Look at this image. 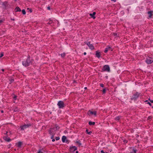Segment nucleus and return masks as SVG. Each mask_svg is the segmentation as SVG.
<instances>
[{
	"mask_svg": "<svg viewBox=\"0 0 153 153\" xmlns=\"http://www.w3.org/2000/svg\"><path fill=\"white\" fill-rule=\"evenodd\" d=\"M22 144V142L19 141V142L18 143H16V145L19 148L21 147V146Z\"/></svg>",
	"mask_w": 153,
	"mask_h": 153,
	"instance_id": "nucleus-13",
	"label": "nucleus"
},
{
	"mask_svg": "<svg viewBox=\"0 0 153 153\" xmlns=\"http://www.w3.org/2000/svg\"><path fill=\"white\" fill-rule=\"evenodd\" d=\"M88 114H94V115H96V111H89L88 112Z\"/></svg>",
	"mask_w": 153,
	"mask_h": 153,
	"instance_id": "nucleus-14",
	"label": "nucleus"
},
{
	"mask_svg": "<svg viewBox=\"0 0 153 153\" xmlns=\"http://www.w3.org/2000/svg\"><path fill=\"white\" fill-rule=\"evenodd\" d=\"M146 62L147 64H150L153 62V59L152 58L150 57H148L147 58Z\"/></svg>",
	"mask_w": 153,
	"mask_h": 153,
	"instance_id": "nucleus-4",
	"label": "nucleus"
},
{
	"mask_svg": "<svg viewBox=\"0 0 153 153\" xmlns=\"http://www.w3.org/2000/svg\"><path fill=\"white\" fill-rule=\"evenodd\" d=\"M111 0L114 1V2H115L116 1V0Z\"/></svg>",
	"mask_w": 153,
	"mask_h": 153,
	"instance_id": "nucleus-47",
	"label": "nucleus"
},
{
	"mask_svg": "<svg viewBox=\"0 0 153 153\" xmlns=\"http://www.w3.org/2000/svg\"><path fill=\"white\" fill-rule=\"evenodd\" d=\"M55 139H53L52 140V141L53 142H54V141H55Z\"/></svg>",
	"mask_w": 153,
	"mask_h": 153,
	"instance_id": "nucleus-43",
	"label": "nucleus"
},
{
	"mask_svg": "<svg viewBox=\"0 0 153 153\" xmlns=\"http://www.w3.org/2000/svg\"><path fill=\"white\" fill-rule=\"evenodd\" d=\"M151 119V117H149L148 118V119L149 120Z\"/></svg>",
	"mask_w": 153,
	"mask_h": 153,
	"instance_id": "nucleus-41",
	"label": "nucleus"
},
{
	"mask_svg": "<svg viewBox=\"0 0 153 153\" xmlns=\"http://www.w3.org/2000/svg\"><path fill=\"white\" fill-rule=\"evenodd\" d=\"M86 132H87V134H88L90 135L92 133V132L91 131H90L89 132L88 131V129H87L86 130Z\"/></svg>",
	"mask_w": 153,
	"mask_h": 153,
	"instance_id": "nucleus-22",
	"label": "nucleus"
},
{
	"mask_svg": "<svg viewBox=\"0 0 153 153\" xmlns=\"http://www.w3.org/2000/svg\"><path fill=\"white\" fill-rule=\"evenodd\" d=\"M121 117H120V116H118V117H116L115 118V120H119L120 119V118Z\"/></svg>",
	"mask_w": 153,
	"mask_h": 153,
	"instance_id": "nucleus-21",
	"label": "nucleus"
},
{
	"mask_svg": "<svg viewBox=\"0 0 153 153\" xmlns=\"http://www.w3.org/2000/svg\"><path fill=\"white\" fill-rule=\"evenodd\" d=\"M147 101H148L147 100H146V102H147Z\"/></svg>",
	"mask_w": 153,
	"mask_h": 153,
	"instance_id": "nucleus-51",
	"label": "nucleus"
},
{
	"mask_svg": "<svg viewBox=\"0 0 153 153\" xmlns=\"http://www.w3.org/2000/svg\"><path fill=\"white\" fill-rule=\"evenodd\" d=\"M105 91H106V89L105 88H103V91H103V93H105Z\"/></svg>",
	"mask_w": 153,
	"mask_h": 153,
	"instance_id": "nucleus-29",
	"label": "nucleus"
},
{
	"mask_svg": "<svg viewBox=\"0 0 153 153\" xmlns=\"http://www.w3.org/2000/svg\"><path fill=\"white\" fill-rule=\"evenodd\" d=\"M37 153H43V152H42L41 150V149H40L38 151Z\"/></svg>",
	"mask_w": 153,
	"mask_h": 153,
	"instance_id": "nucleus-30",
	"label": "nucleus"
},
{
	"mask_svg": "<svg viewBox=\"0 0 153 153\" xmlns=\"http://www.w3.org/2000/svg\"><path fill=\"white\" fill-rule=\"evenodd\" d=\"M30 125H24L21 126L20 128L21 130H24L25 129L28 127Z\"/></svg>",
	"mask_w": 153,
	"mask_h": 153,
	"instance_id": "nucleus-7",
	"label": "nucleus"
},
{
	"mask_svg": "<svg viewBox=\"0 0 153 153\" xmlns=\"http://www.w3.org/2000/svg\"><path fill=\"white\" fill-rule=\"evenodd\" d=\"M1 111V112L2 113H3V112H4V111H3V110Z\"/></svg>",
	"mask_w": 153,
	"mask_h": 153,
	"instance_id": "nucleus-46",
	"label": "nucleus"
},
{
	"mask_svg": "<svg viewBox=\"0 0 153 153\" xmlns=\"http://www.w3.org/2000/svg\"><path fill=\"white\" fill-rule=\"evenodd\" d=\"M88 124L90 125H94L95 124V123L94 122L90 121L89 122Z\"/></svg>",
	"mask_w": 153,
	"mask_h": 153,
	"instance_id": "nucleus-20",
	"label": "nucleus"
},
{
	"mask_svg": "<svg viewBox=\"0 0 153 153\" xmlns=\"http://www.w3.org/2000/svg\"><path fill=\"white\" fill-rule=\"evenodd\" d=\"M86 52H84V55H86Z\"/></svg>",
	"mask_w": 153,
	"mask_h": 153,
	"instance_id": "nucleus-44",
	"label": "nucleus"
},
{
	"mask_svg": "<svg viewBox=\"0 0 153 153\" xmlns=\"http://www.w3.org/2000/svg\"><path fill=\"white\" fill-rule=\"evenodd\" d=\"M14 96L13 97V98L14 100H16L17 96L15 95H14Z\"/></svg>",
	"mask_w": 153,
	"mask_h": 153,
	"instance_id": "nucleus-27",
	"label": "nucleus"
},
{
	"mask_svg": "<svg viewBox=\"0 0 153 153\" xmlns=\"http://www.w3.org/2000/svg\"><path fill=\"white\" fill-rule=\"evenodd\" d=\"M147 103H148V104H149L150 106H151V105H151V103L150 102H147Z\"/></svg>",
	"mask_w": 153,
	"mask_h": 153,
	"instance_id": "nucleus-35",
	"label": "nucleus"
},
{
	"mask_svg": "<svg viewBox=\"0 0 153 153\" xmlns=\"http://www.w3.org/2000/svg\"><path fill=\"white\" fill-rule=\"evenodd\" d=\"M55 139H56V140H59V137H56V138H55Z\"/></svg>",
	"mask_w": 153,
	"mask_h": 153,
	"instance_id": "nucleus-31",
	"label": "nucleus"
},
{
	"mask_svg": "<svg viewBox=\"0 0 153 153\" xmlns=\"http://www.w3.org/2000/svg\"><path fill=\"white\" fill-rule=\"evenodd\" d=\"M14 111L15 112H16L19 111V110L16 107L14 108L13 109Z\"/></svg>",
	"mask_w": 153,
	"mask_h": 153,
	"instance_id": "nucleus-24",
	"label": "nucleus"
},
{
	"mask_svg": "<svg viewBox=\"0 0 153 153\" xmlns=\"http://www.w3.org/2000/svg\"><path fill=\"white\" fill-rule=\"evenodd\" d=\"M96 55L97 57L99 58L100 57V53L98 52V51H97L96 52Z\"/></svg>",
	"mask_w": 153,
	"mask_h": 153,
	"instance_id": "nucleus-17",
	"label": "nucleus"
},
{
	"mask_svg": "<svg viewBox=\"0 0 153 153\" xmlns=\"http://www.w3.org/2000/svg\"><path fill=\"white\" fill-rule=\"evenodd\" d=\"M133 151H134V153H136V150L133 149Z\"/></svg>",
	"mask_w": 153,
	"mask_h": 153,
	"instance_id": "nucleus-42",
	"label": "nucleus"
},
{
	"mask_svg": "<svg viewBox=\"0 0 153 153\" xmlns=\"http://www.w3.org/2000/svg\"><path fill=\"white\" fill-rule=\"evenodd\" d=\"M22 14L24 15H25L26 14V12L25 10L23 9V10H22Z\"/></svg>",
	"mask_w": 153,
	"mask_h": 153,
	"instance_id": "nucleus-25",
	"label": "nucleus"
},
{
	"mask_svg": "<svg viewBox=\"0 0 153 153\" xmlns=\"http://www.w3.org/2000/svg\"><path fill=\"white\" fill-rule=\"evenodd\" d=\"M47 9L48 10H50V7H47Z\"/></svg>",
	"mask_w": 153,
	"mask_h": 153,
	"instance_id": "nucleus-40",
	"label": "nucleus"
},
{
	"mask_svg": "<svg viewBox=\"0 0 153 153\" xmlns=\"http://www.w3.org/2000/svg\"><path fill=\"white\" fill-rule=\"evenodd\" d=\"M14 102V103H15V102L14 101V102Z\"/></svg>",
	"mask_w": 153,
	"mask_h": 153,
	"instance_id": "nucleus-52",
	"label": "nucleus"
},
{
	"mask_svg": "<svg viewBox=\"0 0 153 153\" xmlns=\"http://www.w3.org/2000/svg\"><path fill=\"white\" fill-rule=\"evenodd\" d=\"M7 132H8L7 131H6L5 134H7Z\"/></svg>",
	"mask_w": 153,
	"mask_h": 153,
	"instance_id": "nucleus-49",
	"label": "nucleus"
},
{
	"mask_svg": "<svg viewBox=\"0 0 153 153\" xmlns=\"http://www.w3.org/2000/svg\"><path fill=\"white\" fill-rule=\"evenodd\" d=\"M77 148L75 146H73L70 148V151L71 152H74L77 150Z\"/></svg>",
	"mask_w": 153,
	"mask_h": 153,
	"instance_id": "nucleus-9",
	"label": "nucleus"
},
{
	"mask_svg": "<svg viewBox=\"0 0 153 153\" xmlns=\"http://www.w3.org/2000/svg\"><path fill=\"white\" fill-rule=\"evenodd\" d=\"M76 143H77L78 145L79 146H81L82 144L79 141H76Z\"/></svg>",
	"mask_w": 153,
	"mask_h": 153,
	"instance_id": "nucleus-23",
	"label": "nucleus"
},
{
	"mask_svg": "<svg viewBox=\"0 0 153 153\" xmlns=\"http://www.w3.org/2000/svg\"><path fill=\"white\" fill-rule=\"evenodd\" d=\"M140 94L138 93H136L135 94H134L132 97L131 98V100H135L139 96Z\"/></svg>",
	"mask_w": 153,
	"mask_h": 153,
	"instance_id": "nucleus-5",
	"label": "nucleus"
},
{
	"mask_svg": "<svg viewBox=\"0 0 153 153\" xmlns=\"http://www.w3.org/2000/svg\"><path fill=\"white\" fill-rule=\"evenodd\" d=\"M103 71H106L108 72L110 71V68L108 65H104L102 68Z\"/></svg>",
	"mask_w": 153,
	"mask_h": 153,
	"instance_id": "nucleus-3",
	"label": "nucleus"
},
{
	"mask_svg": "<svg viewBox=\"0 0 153 153\" xmlns=\"http://www.w3.org/2000/svg\"><path fill=\"white\" fill-rule=\"evenodd\" d=\"M96 14V12H94L93 13H90V15L91 16V17L93 18V19H95V17L94 16Z\"/></svg>",
	"mask_w": 153,
	"mask_h": 153,
	"instance_id": "nucleus-15",
	"label": "nucleus"
},
{
	"mask_svg": "<svg viewBox=\"0 0 153 153\" xmlns=\"http://www.w3.org/2000/svg\"><path fill=\"white\" fill-rule=\"evenodd\" d=\"M4 20L1 19L0 20V23H1V22H2L3 21H4Z\"/></svg>",
	"mask_w": 153,
	"mask_h": 153,
	"instance_id": "nucleus-34",
	"label": "nucleus"
},
{
	"mask_svg": "<svg viewBox=\"0 0 153 153\" xmlns=\"http://www.w3.org/2000/svg\"><path fill=\"white\" fill-rule=\"evenodd\" d=\"M66 139V137L65 136H63L62 138V140L63 142H64Z\"/></svg>",
	"mask_w": 153,
	"mask_h": 153,
	"instance_id": "nucleus-19",
	"label": "nucleus"
},
{
	"mask_svg": "<svg viewBox=\"0 0 153 153\" xmlns=\"http://www.w3.org/2000/svg\"><path fill=\"white\" fill-rule=\"evenodd\" d=\"M65 53H63L61 54V56L62 57H64L65 56Z\"/></svg>",
	"mask_w": 153,
	"mask_h": 153,
	"instance_id": "nucleus-26",
	"label": "nucleus"
},
{
	"mask_svg": "<svg viewBox=\"0 0 153 153\" xmlns=\"http://www.w3.org/2000/svg\"><path fill=\"white\" fill-rule=\"evenodd\" d=\"M54 135H52V136H51V139H53L54 137Z\"/></svg>",
	"mask_w": 153,
	"mask_h": 153,
	"instance_id": "nucleus-36",
	"label": "nucleus"
},
{
	"mask_svg": "<svg viewBox=\"0 0 153 153\" xmlns=\"http://www.w3.org/2000/svg\"><path fill=\"white\" fill-rule=\"evenodd\" d=\"M113 35L114 36H116L117 35V34L116 33H113Z\"/></svg>",
	"mask_w": 153,
	"mask_h": 153,
	"instance_id": "nucleus-39",
	"label": "nucleus"
},
{
	"mask_svg": "<svg viewBox=\"0 0 153 153\" xmlns=\"http://www.w3.org/2000/svg\"><path fill=\"white\" fill-rule=\"evenodd\" d=\"M100 86L102 87H104V85L102 84H101L100 85Z\"/></svg>",
	"mask_w": 153,
	"mask_h": 153,
	"instance_id": "nucleus-32",
	"label": "nucleus"
},
{
	"mask_svg": "<svg viewBox=\"0 0 153 153\" xmlns=\"http://www.w3.org/2000/svg\"><path fill=\"white\" fill-rule=\"evenodd\" d=\"M27 9V10H29V11H30V13H31L32 12V10L31 9H30L29 8H28Z\"/></svg>",
	"mask_w": 153,
	"mask_h": 153,
	"instance_id": "nucleus-33",
	"label": "nucleus"
},
{
	"mask_svg": "<svg viewBox=\"0 0 153 153\" xmlns=\"http://www.w3.org/2000/svg\"><path fill=\"white\" fill-rule=\"evenodd\" d=\"M15 1H16V0H15Z\"/></svg>",
	"mask_w": 153,
	"mask_h": 153,
	"instance_id": "nucleus-53",
	"label": "nucleus"
},
{
	"mask_svg": "<svg viewBox=\"0 0 153 153\" xmlns=\"http://www.w3.org/2000/svg\"><path fill=\"white\" fill-rule=\"evenodd\" d=\"M1 70H2V71H4V70L3 69H2Z\"/></svg>",
	"mask_w": 153,
	"mask_h": 153,
	"instance_id": "nucleus-45",
	"label": "nucleus"
},
{
	"mask_svg": "<svg viewBox=\"0 0 153 153\" xmlns=\"http://www.w3.org/2000/svg\"><path fill=\"white\" fill-rule=\"evenodd\" d=\"M15 11L16 12L18 11H21V10L19 8V7H16V8L15 9Z\"/></svg>",
	"mask_w": 153,
	"mask_h": 153,
	"instance_id": "nucleus-16",
	"label": "nucleus"
},
{
	"mask_svg": "<svg viewBox=\"0 0 153 153\" xmlns=\"http://www.w3.org/2000/svg\"><path fill=\"white\" fill-rule=\"evenodd\" d=\"M32 61H30V56L28 57L25 61L22 62V65L25 66H27L32 64Z\"/></svg>",
	"mask_w": 153,
	"mask_h": 153,
	"instance_id": "nucleus-1",
	"label": "nucleus"
},
{
	"mask_svg": "<svg viewBox=\"0 0 153 153\" xmlns=\"http://www.w3.org/2000/svg\"><path fill=\"white\" fill-rule=\"evenodd\" d=\"M109 50H110L111 51H112V50L111 47L108 46L107 48H106L105 49V50L104 51V52L106 53Z\"/></svg>",
	"mask_w": 153,
	"mask_h": 153,
	"instance_id": "nucleus-10",
	"label": "nucleus"
},
{
	"mask_svg": "<svg viewBox=\"0 0 153 153\" xmlns=\"http://www.w3.org/2000/svg\"><path fill=\"white\" fill-rule=\"evenodd\" d=\"M86 44L89 47V48L91 50H93L94 49V46L92 44H90V42H87Z\"/></svg>",
	"mask_w": 153,
	"mask_h": 153,
	"instance_id": "nucleus-8",
	"label": "nucleus"
},
{
	"mask_svg": "<svg viewBox=\"0 0 153 153\" xmlns=\"http://www.w3.org/2000/svg\"><path fill=\"white\" fill-rule=\"evenodd\" d=\"M9 80L11 82H12L14 81V79L12 78H11L9 79Z\"/></svg>",
	"mask_w": 153,
	"mask_h": 153,
	"instance_id": "nucleus-28",
	"label": "nucleus"
},
{
	"mask_svg": "<svg viewBox=\"0 0 153 153\" xmlns=\"http://www.w3.org/2000/svg\"><path fill=\"white\" fill-rule=\"evenodd\" d=\"M1 4L3 6V8H5L7 4V2L5 1L1 2Z\"/></svg>",
	"mask_w": 153,
	"mask_h": 153,
	"instance_id": "nucleus-11",
	"label": "nucleus"
},
{
	"mask_svg": "<svg viewBox=\"0 0 153 153\" xmlns=\"http://www.w3.org/2000/svg\"><path fill=\"white\" fill-rule=\"evenodd\" d=\"M4 139L7 142H10L11 140V139L9 137H8L7 136H5L3 137Z\"/></svg>",
	"mask_w": 153,
	"mask_h": 153,
	"instance_id": "nucleus-12",
	"label": "nucleus"
},
{
	"mask_svg": "<svg viewBox=\"0 0 153 153\" xmlns=\"http://www.w3.org/2000/svg\"><path fill=\"white\" fill-rule=\"evenodd\" d=\"M76 153H78V151H76Z\"/></svg>",
	"mask_w": 153,
	"mask_h": 153,
	"instance_id": "nucleus-50",
	"label": "nucleus"
},
{
	"mask_svg": "<svg viewBox=\"0 0 153 153\" xmlns=\"http://www.w3.org/2000/svg\"><path fill=\"white\" fill-rule=\"evenodd\" d=\"M101 152L102 153H108V152H106V153H105V152H104L103 151V150H101Z\"/></svg>",
	"mask_w": 153,
	"mask_h": 153,
	"instance_id": "nucleus-38",
	"label": "nucleus"
},
{
	"mask_svg": "<svg viewBox=\"0 0 153 153\" xmlns=\"http://www.w3.org/2000/svg\"><path fill=\"white\" fill-rule=\"evenodd\" d=\"M149 100H150V101L151 103H153V100H150V99H149Z\"/></svg>",
	"mask_w": 153,
	"mask_h": 153,
	"instance_id": "nucleus-37",
	"label": "nucleus"
},
{
	"mask_svg": "<svg viewBox=\"0 0 153 153\" xmlns=\"http://www.w3.org/2000/svg\"><path fill=\"white\" fill-rule=\"evenodd\" d=\"M152 108H153V106L152 107Z\"/></svg>",
	"mask_w": 153,
	"mask_h": 153,
	"instance_id": "nucleus-54",
	"label": "nucleus"
},
{
	"mask_svg": "<svg viewBox=\"0 0 153 153\" xmlns=\"http://www.w3.org/2000/svg\"><path fill=\"white\" fill-rule=\"evenodd\" d=\"M153 13V11H149L148 12V14L149 15V17H151L152 16V13Z\"/></svg>",
	"mask_w": 153,
	"mask_h": 153,
	"instance_id": "nucleus-18",
	"label": "nucleus"
},
{
	"mask_svg": "<svg viewBox=\"0 0 153 153\" xmlns=\"http://www.w3.org/2000/svg\"><path fill=\"white\" fill-rule=\"evenodd\" d=\"M59 128V127L56 125L55 126V127L53 129H51V130L50 131V133L51 135H53L52 132L53 131V130H54L55 131L57 130H58Z\"/></svg>",
	"mask_w": 153,
	"mask_h": 153,
	"instance_id": "nucleus-6",
	"label": "nucleus"
},
{
	"mask_svg": "<svg viewBox=\"0 0 153 153\" xmlns=\"http://www.w3.org/2000/svg\"><path fill=\"white\" fill-rule=\"evenodd\" d=\"M57 105L59 106V108H63L65 106V105L64 102L62 101H59L57 104Z\"/></svg>",
	"mask_w": 153,
	"mask_h": 153,
	"instance_id": "nucleus-2",
	"label": "nucleus"
},
{
	"mask_svg": "<svg viewBox=\"0 0 153 153\" xmlns=\"http://www.w3.org/2000/svg\"><path fill=\"white\" fill-rule=\"evenodd\" d=\"M87 88L86 87H85L84 88V89H87Z\"/></svg>",
	"mask_w": 153,
	"mask_h": 153,
	"instance_id": "nucleus-48",
	"label": "nucleus"
}]
</instances>
